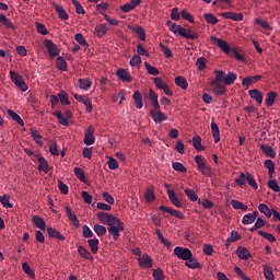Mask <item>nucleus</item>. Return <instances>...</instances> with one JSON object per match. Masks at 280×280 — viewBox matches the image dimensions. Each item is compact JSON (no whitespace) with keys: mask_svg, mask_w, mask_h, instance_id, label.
<instances>
[{"mask_svg":"<svg viewBox=\"0 0 280 280\" xmlns=\"http://www.w3.org/2000/svg\"><path fill=\"white\" fill-rule=\"evenodd\" d=\"M203 19L207 23H210V25H218V18H215L213 13H205Z\"/></svg>","mask_w":280,"mask_h":280,"instance_id":"nucleus-44","label":"nucleus"},{"mask_svg":"<svg viewBox=\"0 0 280 280\" xmlns=\"http://www.w3.org/2000/svg\"><path fill=\"white\" fill-rule=\"evenodd\" d=\"M78 254H80V256L86 260H92L93 257L91 255V253L89 250H86L84 247L80 246L78 247Z\"/></svg>","mask_w":280,"mask_h":280,"instance_id":"nucleus-45","label":"nucleus"},{"mask_svg":"<svg viewBox=\"0 0 280 280\" xmlns=\"http://www.w3.org/2000/svg\"><path fill=\"white\" fill-rule=\"evenodd\" d=\"M66 213L71 224L75 226V229H80V221L78 220V215H75V213L72 212L71 207H66Z\"/></svg>","mask_w":280,"mask_h":280,"instance_id":"nucleus-13","label":"nucleus"},{"mask_svg":"<svg viewBox=\"0 0 280 280\" xmlns=\"http://www.w3.org/2000/svg\"><path fill=\"white\" fill-rule=\"evenodd\" d=\"M221 16L223 19H231L232 21H244V15L242 13L224 12Z\"/></svg>","mask_w":280,"mask_h":280,"instance_id":"nucleus-21","label":"nucleus"},{"mask_svg":"<svg viewBox=\"0 0 280 280\" xmlns=\"http://www.w3.org/2000/svg\"><path fill=\"white\" fill-rule=\"evenodd\" d=\"M58 98L60 101V104H63L66 106H69L71 104V102H69V94H67V92L65 91L58 94Z\"/></svg>","mask_w":280,"mask_h":280,"instance_id":"nucleus-48","label":"nucleus"},{"mask_svg":"<svg viewBox=\"0 0 280 280\" xmlns=\"http://www.w3.org/2000/svg\"><path fill=\"white\" fill-rule=\"evenodd\" d=\"M92 84L93 82H91L90 79H79V89L82 91H89Z\"/></svg>","mask_w":280,"mask_h":280,"instance_id":"nucleus-38","label":"nucleus"},{"mask_svg":"<svg viewBox=\"0 0 280 280\" xmlns=\"http://www.w3.org/2000/svg\"><path fill=\"white\" fill-rule=\"evenodd\" d=\"M212 86H214V89H213L214 95H224V93H226V86H224L220 83H215Z\"/></svg>","mask_w":280,"mask_h":280,"instance_id":"nucleus-42","label":"nucleus"},{"mask_svg":"<svg viewBox=\"0 0 280 280\" xmlns=\"http://www.w3.org/2000/svg\"><path fill=\"white\" fill-rule=\"evenodd\" d=\"M31 135H32L35 143H37L38 145H43V137L40 136V133H38V130L31 129Z\"/></svg>","mask_w":280,"mask_h":280,"instance_id":"nucleus-46","label":"nucleus"},{"mask_svg":"<svg viewBox=\"0 0 280 280\" xmlns=\"http://www.w3.org/2000/svg\"><path fill=\"white\" fill-rule=\"evenodd\" d=\"M172 167L175 170V172H182V174L187 172V167H185V165H183L180 162H173Z\"/></svg>","mask_w":280,"mask_h":280,"instance_id":"nucleus-54","label":"nucleus"},{"mask_svg":"<svg viewBox=\"0 0 280 280\" xmlns=\"http://www.w3.org/2000/svg\"><path fill=\"white\" fill-rule=\"evenodd\" d=\"M152 277H154V280H165V273L160 268L152 271Z\"/></svg>","mask_w":280,"mask_h":280,"instance_id":"nucleus-55","label":"nucleus"},{"mask_svg":"<svg viewBox=\"0 0 280 280\" xmlns=\"http://www.w3.org/2000/svg\"><path fill=\"white\" fill-rule=\"evenodd\" d=\"M262 276L266 280H275L276 277L273 276L272 267L269 265H262Z\"/></svg>","mask_w":280,"mask_h":280,"instance_id":"nucleus-24","label":"nucleus"},{"mask_svg":"<svg viewBox=\"0 0 280 280\" xmlns=\"http://www.w3.org/2000/svg\"><path fill=\"white\" fill-rule=\"evenodd\" d=\"M258 210L260 211V213H264L266 218H272V210H270V208H268L266 203H260L258 206Z\"/></svg>","mask_w":280,"mask_h":280,"instance_id":"nucleus-40","label":"nucleus"},{"mask_svg":"<svg viewBox=\"0 0 280 280\" xmlns=\"http://www.w3.org/2000/svg\"><path fill=\"white\" fill-rule=\"evenodd\" d=\"M249 97H252V100H256L257 104H261L264 102V93L257 89L249 91Z\"/></svg>","mask_w":280,"mask_h":280,"instance_id":"nucleus-22","label":"nucleus"},{"mask_svg":"<svg viewBox=\"0 0 280 280\" xmlns=\"http://www.w3.org/2000/svg\"><path fill=\"white\" fill-rule=\"evenodd\" d=\"M44 45L50 56V58H56V56H60V49L56 44L51 42V39H45Z\"/></svg>","mask_w":280,"mask_h":280,"instance_id":"nucleus-8","label":"nucleus"},{"mask_svg":"<svg viewBox=\"0 0 280 280\" xmlns=\"http://www.w3.org/2000/svg\"><path fill=\"white\" fill-rule=\"evenodd\" d=\"M246 180L253 189H258L257 182L255 180V177L250 173H241L238 178L235 179V183L240 186L243 187V185H246Z\"/></svg>","mask_w":280,"mask_h":280,"instance_id":"nucleus-2","label":"nucleus"},{"mask_svg":"<svg viewBox=\"0 0 280 280\" xmlns=\"http://www.w3.org/2000/svg\"><path fill=\"white\" fill-rule=\"evenodd\" d=\"M180 16L185 21H188V23H194V15H191V13L187 12V10H183L180 12Z\"/></svg>","mask_w":280,"mask_h":280,"instance_id":"nucleus-59","label":"nucleus"},{"mask_svg":"<svg viewBox=\"0 0 280 280\" xmlns=\"http://www.w3.org/2000/svg\"><path fill=\"white\" fill-rule=\"evenodd\" d=\"M72 4L75 8L77 14H85L84 8H82V4L78 0H72Z\"/></svg>","mask_w":280,"mask_h":280,"instance_id":"nucleus-60","label":"nucleus"},{"mask_svg":"<svg viewBox=\"0 0 280 280\" xmlns=\"http://www.w3.org/2000/svg\"><path fill=\"white\" fill-rule=\"evenodd\" d=\"M215 78L210 81V84H221V82H224L226 86H231V84H235V80H237V74L234 72H229L228 74L224 73L222 70H214Z\"/></svg>","mask_w":280,"mask_h":280,"instance_id":"nucleus-1","label":"nucleus"},{"mask_svg":"<svg viewBox=\"0 0 280 280\" xmlns=\"http://www.w3.org/2000/svg\"><path fill=\"white\" fill-rule=\"evenodd\" d=\"M73 97L74 100H77V102L84 104V106L86 107V113H93V103L91 102V98H89V96L75 93L73 94Z\"/></svg>","mask_w":280,"mask_h":280,"instance_id":"nucleus-9","label":"nucleus"},{"mask_svg":"<svg viewBox=\"0 0 280 280\" xmlns=\"http://www.w3.org/2000/svg\"><path fill=\"white\" fill-rule=\"evenodd\" d=\"M185 35L183 38H188L189 40H197V38H200V35L191 30L185 28ZM188 36V37H187Z\"/></svg>","mask_w":280,"mask_h":280,"instance_id":"nucleus-49","label":"nucleus"},{"mask_svg":"<svg viewBox=\"0 0 280 280\" xmlns=\"http://www.w3.org/2000/svg\"><path fill=\"white\" fill-rule=\"evenodd\" d=\"M57 69H59V71H67V60H65L63 57L57 58Z\"/></svg>","mask_w":280,"mask_h":280,"instance_id":"nucleus-53","label":"nucleus"},{"mask_svg":"<svg viewBox=\"0 0 280 280\" xmlns=\"http://www.w3.org/2000/svg\"><path fill=\"white\" fill-rule=\"evenodd\" d=\"M74 174L81 183H84L86 185V175L84 174V171L81 167H74Z\"/></svg>","mask_w":280,"mask_h":280,"instance_id":"nucleus-41","label":"nucleus"},{"mask_svg":"<svg viewBox=\"0 0 280 280\" xmlns=\"http://www.w3.org/2000/svg\"><path fill=\"white\" fill-rule=\"evenodd\" d=\"M138 5H141V0H130V3L121 5L120 10L125 13H128L135 10V8H137Z\"/></svg>","mask_w":280,"mask_h":280,"instance_id":"nucleus-18","label":"nucleus"},{"mask_svg":"<svg viewBox=\"0 0 280 280\" xmlns=\"http://www.w3.org/2000/svg\"><path fill=\"white\" fill-rule=\"evenodd\" d=\"M47 233L49 237H55L56 240H59L60 242H65V236L60 234V232L54 228H47Z\"/></svg>","mask_w":280,"mask_h":280,"instance_id":"nucleus-30","label":"nucleus"},{"mask_svg":"<svg viewBox=\"0 0 280 280\" xmlns=\"http://www.w3.org/2000/svg\"><path fill=\"white\" fill-rule=\"evenodd\" d=\"M94 232L96 233V235L102 236L106 233V226L104 225H100V224H95L94 225Z\"/></svg>","mask_w":280,"mask_h":280,"instance_id":"nucleus-63","label":"nucleus"},{"mask_svg":"<svg viewBox=\"0 0 280 280\" xmlns=\"http://www.w3.org/2000/svg\"><path fill=\"white\" fill-rule=\"evenodd\" d=\"M95 127L93 125H90L85 131L84 136V143L85 145H93L95 143Z\"/></svg>","mask_w":280,"mask_h":280,"instance_id":"nucleus-11","label":"nucleus"},{"mask_svg":"<svg viewBox=\"0 0 280 280\" xmlns=\"http://www.w3.org/2000/svg\"><path fill=\"white\" fill-rule=\"evenodd\" d=\"M192 145L198 152H202V150H205V147L202 145V138L198 135L192 138Z\"/></svg>","mask_w":280,"mask_h":280,"instance_id":"nucleus-31","label":"nucleus"},{"mask_svg":"<svg viewBox=\"0 0 280 280\" xmlns=\"http://www.w3.org/2000/svg\"><path fill=\"white\" fill-rule=\"evenodd\" d=\"M130 67H139L141 65V56L135 55L129 61Z\"/></svg>","mask_w":280,"mask_h":280,"instance_id":"nucleus-64","label":"nucleus"},{"mask_svg":"<svg viewBox=\"0 0 280 280\" xmlns=\"http://www.w3.org/2000/svg\"><path fill=\"white\" fill-rule=\"evenodd\" d=\"M106 32H108V26H106V24H101L95 27V35L98 38H102V36L106 34Z\"/></svg>","mask_w":280,"mask_h":280,"instance_id":"nucleus-37","label":"nucleus"},{"mask_svg":"<svg viewBox=\"0 0 280 280\" xmlns=\"http://www.w3.org/2000/svg\"><path fill=\"white\" fill-rule=\"evenodd\" d=\"M8 115H9V117H11V119H13V121H16V124H19V126H22V127L25 126L23 118H21V116H19V114H16L14 110L9 109Z\"/></svg>","mask_w":280,"mask_h":280,"instance_id":"nucleus-35","label":"nucleus"},{"mask_svg":"<svg viewBox=\"0 0 280 280\" xmlns=\"http://www.w3.org/2000/svg\"><path fill=\"white\" fill-rule=\"evenodd\" d=\"M32 222L37 229H40L42 231H45V220L40 218L39 215H35L32 218Z\"/></svg>","mask_w":280,"mask_h":280,"instance_id":"nucleus-34","label":"nucleus"},{"mask_svg":"<svg viewBox=\"0 0 280 280\" xmlns=\"http://www.w3.org/2000/svg\"><path fill=\"white\" fill-rule=\"evenodd\" d=\"M236 253L238 259L241 260H247L252 257V254L249 253V250L246 249V247H238Z\"/></svg>","mask_w":280,"mask_h":280,"instance_id":"nucleus-25","label":"nucleus"},{"mask_svg":"<svg viewBox=\"0 0 280 280\" xmlns=\"http://www.w3.org/2000/svg\"><path fill=\"white\" fill-rule=\"evenodd\" d=\"M0 202L3 207H5L7 209H12V203H10V198L8 197V195H3L0 197Z\"/></svg>","mask_w":280,"mask_h":280,"instance_id":"nucleus-57","label":"nucleus"},{"mask_svg":"<svg viewBox=\"0 0 280 280\" xmlns=\"http://www.w3.org/2000/svg\"><path fill=\"white\" fill-rule=\"evenodd\" d=\"M96 218L102 222V224H106L107 226H110V224H115L117 222V217L107 213V212H97Z\"/></svg>","mask_w":280,"mask_h":280,"instance_id":"nucleus-7","label":"nucleus"},{"mask_svg":"<svg viewBox=\"0 0 280 280\" xmlns=\"http://www.w3.org/2000/svg\"><path fill=\"white\" fill-rule=\"evenodd\" d=\"M23 272L26 273V276L35 278V272L30 268L28 262H23Z\"/></svg>","mask_w":280,"mask_h":280,"instance_id":"nucleus-62","label":"nucleus"},{"mask_svg":"<svg viewBox=\"0 0 280 280\" xmlns=\"http://www.w3.org/2000/svg\"><path fill=\"white\" fill-rule=\"evenodd\" d=\"M175 84L176 86H179V89H183V91H187V88L189 86V83H187V79H185V77L183 75L175 78Z\"/></svg>","mask_w":280,"mask_h":280,"instance_id":"nucleus-29","label":"nucleus"},{"mask_svg":"<svg viewBox=\"0 0 280 280\" xmlns=\"http://www.w3.org/2000/svg\"><path fill=\"white\" fill-rule=\"evenodd\" d=\"M38 163H39L38 171L39 172H45V174H47L49 172V163H47L45 161V158L39 156L38 158Z\"/></svg>","mask_w":280,"mask_h":280,"instance_id":"nucleus-36","label":"nucleus"},{"mask_svg":"<svg viewBox=\"0 0 280 280\" xmlns=\"http://www.w3.org/2000/svg\"><path fill=\"white\" fill-rule=\"evenodd\" d=\"M173 254L176 256V258H178L180 260H187L190 258H195L192 256V252L185 247L176 246L175 249H173Z\"/></svg>","mask_w":280,"mask_h":280,"instance_id":"nucleus-5","label":"nucleus"},{"mask_svg":"<svg viewBox=\"0 0 280 280\" xmlns=\"http://www.w3.org/2000/svg\"><path fill=\"white\" fill-rule=\"evenodd\" d=\"M171 32H173V34H178L179 36H186L189 37L188 35L185 34V27L180 26V25H176V23H173L170 27Z\"/></svg>","mask_w":280,"mask_h":280,"instance_id":"nucleus-33","label":"nucleus"},{"mask_svg":"<svg viewBox=\"0 0 280 280\" xmlns=\"http://www.w3.org/2000/svg\"><path fill=\"white\" fill-rule=\"evenodd\" d=\"M185 261V267L191 270L201 269V265L198 262L196 257L188 258V259H182Z\"/></svg>","mask_w":280,"mask_h":280,"instance_id":"nucleus-19","label":"nucleus"},{"mask_svg":"<svg viewBox=\"0 0 280 280\" xmlns=\"http://www.w3.org/2000/svg\"><path fill=\"white\" fill-rule=\"evenodd\" d=\"M257 215H259V212L257 211H254L253 213H248V214H245L243 217V224H253V222H255V220H257Z\"/></svg>","mask_w":280,"mask_h":280,"instance_id":"nucleus-26","label":"nucleus"},{"mask_svg":"<svg viewBox=\"0 0 280 280\" xmlns=\"http://www.w3.org/2000/svg\"><path fill=\"white\" fill-rule=\"evenodd\" d=\"M184 191L187 198H189V200H191L192 202H196V200H198V195L196 194V190L186 188Z\"/></svg>","mask_w":280,"mask_h":280,"instance_id":"nucleus-52","label":"nucleus"},{"mask_svg":"<svg viewBox=\"0 0 280 280\" xmlns=\"http://www.w3.org/2000/svg\"><path fill=\"white\" fill-rule=\"evenodd\" d=\"M211 130L214 143H220V127H218L217 122H211Z\"/></svg>","mask_w":280,"mask_h":280,"instance_id":"nucleus-32","label":"nucleus"},{"mask_svg":"<svg viewBox=\"0 0 280 280\" xmlns=\"http://www.w3.org/2000/svg\"><path fill=\"white\" fill-rule=\"evenodd\" d=\"M267 185L269 189H272V191H276V192L280 191V186L277 183V179H270Z\"/></svg>","mask_w":280,"mask_h":280,"instance_id":"nucleus-58","label":"nucleus"},{"mask_svg":"<svg viewBox=\"0 0 280 280\" xmlns=\"http://www.w3.org/2000/svg\"><path fill=\"white\" fill-rule=\"evenodd\" d=\"M0 23H2L4 27H8V30H14V24H12V21L8 20L5 14H0Z\"/></svg>","mask_w":280,"mask_h":280,"instance_id":"nucleus-43","label":"nucleus"},{"mask_svg":"<svg viewBox=\"0 0 280 280\" xmlns=\"http://www.w3.org/2000/svg\"><path fill=\"white\" fill-rule=\"evenodd\" d=\"M136 34L138 35V38L141 40H145V28L142 26H138L135 28Z\"/></svg>","mask_w":280,"mask_h":280,"instance_id":"nucleus-61","label":"nucleus"},{"mask_svg":"<svg viewBox=\"0 0 280 280\" xmlns=\"http://www.w3.org/2000/svg\"><path fill=\"white\" fill-rule=\"evenodd\" d=\"M140 268L149 269L152 267V258L149 255H142L138 259Z\"/></svg>","mask_w":280,"mask_h":280,"instance_id":"nucleus-14","label":"nucleus"},{"mask_svg":"<svg viewBox=\"0 0 280 280\" xmlns=\"http://www.w3.org/2000/svg\"><path fill=\"white\" fill-rule=\"evenodd\" d=\"M35 25L38 34H43V36H47V34H49V31H47V26H45V24L36 22Z\"/></svg>","mask_w":280,"mask_h":280,"instance_id":"nucleus-56","label":"nucleus"},{"mask_svg":"<svg viewBox=\"0 0 280 280\" xmlns=\"http://www.w3.org/2000/svg\"><path fill=\"white\" fill-rule=\"evenodd\" d=\"M116 75L121 80L122 82H132V75H130V72L126 69H118L116 72Z\"/></svg>","mask_w":280,"mask_h":280,"instance_id":"nucleus-16","label":"nucleus"},{"mask_svg":"<svg viewBox=\"0 0 280 280\" xmlns=\"http://www.w3.org/2000/svg\"><path fill=\"white\" fill-rule=\"evenodd\" d=\"M132 97L135 100L136 107L138 109L143 108V95L141 94V92L135 91Z\"/></svg>","mask_w":280,"mask_h":280,"instance_id":"nucleus-27","label":"nucleus"},{"mask_svg":"<svg viewBox=\"0 0 280 280\" xmlns=\"http://www.w3.org/2000/svg\"><path fill=\"white\" fill-rule=\"evenodd\" d=\"M195 162L197 163V167L198 171L203 174V176H208L209 178H211V176H213V171L211 170V166L207 165V163H205V160H202V156L197 155L195 158Z\"/></svg>","mask_w":280,"mask_h":280,"instance_id":"nucleus-3","label":"nucleus"},{"mask_svg":"<svg viewBox=\"0 0 280 280\" xmlns=\"http://www.w3.org/2000/svg\"><path fill=\"white\" fill-rule=\"evenodd\" d=\"M167 196L174 207H177V209H180V207H183V202L178 200V197H176V192L174 191V189H167Z\"/></svg>","mask_w":280,"mask_h":280,"instance_id":"nucleus-17","label":"nucleus"},{"mask_svg":"<svg viewBox=\"0 0 280 280\" xmlns=\"http://www.w3.org/2000/svg\"><path fill=\"white\" fill-rule=\"evenodd\" d=\"M232 207L233 209H241L242 211H248V206L242 203L240 200H232Z\"/></svg>","mask_w":280,"mask_h":280,"instance_id":"nucleus-51","label":"nucleus"},{"mask_svg":"<svg viewBox=\"0 0 280 280\" xmlns=\"http://www.w3.org/2000/svg\"><path fill=\"white\" fill-rule=\"evenodd\" d=\"M144 67L149 75H159L160 71L156 67L150 65L149 62H144Z\"/></svg>","mask_w":280,"mask_h":280,"instance_id":"nucleus-47","label":"nucleus"},{"mask_svg":"<svg viewBox=\"0 0 280 280\" xmlns=\"http://www.w3.org/2000/svg\"><path fill=\"white\" fill-rule=\"evenodd\" d=\"M10 75H11V80L12 82L15 84V86H18V89H20V91H27V83H25V81L23 80V77H21V74L14 72V71H10Z\"/></svg>","mask_w":280,"mask_h":280,"instance_id":"nucleus-6","label":"nucleus"},{"mask_svg":"<svg viewBox=\"0 0 280 280\" xmlns=\"http://www.w3.org/2000/svg\"><path fill=\"white\" fill-rule=\"evenodd\" d=\"M108 234L113 237V240L118 241L119 240V233L124 231V222L121 220L117 219L114 224H109V228L107 229Z\"/></svg>","mask_w":280,"mask_h":280,"instance_id":"nucleus-4","label":"nucleus"},{"mask_svg":"<svg viewBox=\"0 0 280 280\" xmlns=\"http://www.w3.org/2000/svg\"><path fill=\"white\" fill-rule=\"evenodd\" d=\"M264 165L268 170V176L272 178V175L275 174V162L272 160H266Z\"/></svg>","mask_w":280,"mask_h":280,"instance_id":"nucleus-39","label":"nucleus"},{"mask_svg":"<svg viewBox=\"0 0 280 280\" xmlns=\"http://www.w3.org/2000/svg\"><path fill=\"white\" fill-rule=\"evenodd\" d=\"M144 199L147 200V202H154V200H156V196L154 195V186L147 187L144 192Z\"/></svg>","mask_w":280,"mask_h":280,"instance_id":"nucleus-23","label":"nucleus"},{"mask_svg":"<svg viewBox=\"0 0 280 280\" xmlns=\"http://www.w3.org/2000/svg\"><path fill=\"white\" fill-rule=\"evenodd\" d=\"M52 5L61 21H69V14L65 10V8H62V5L57 4L56 2H52Z\"/></svg>","mask_w":280,"mask_h":280,"instance_id":"nucleus-15","label":"nucleus"},{"mask_svg":"<svg viewBox=\"0 0 280 280\" xmlns=\"http://www.w3.org/2000/svg\"><path fill=\"white\" fill-rule=\"evenodd\" d=\"M160 211H163V213H170V215H173L174 218H178V220H185V214H183V212H180L179 210L170 208L167 206H161Z\"/></svg>","mask_w":280,"mask_h":280,"instance_id":"nucleus-12","label":"nucleus"},{"mask_svg":"<svg viewBox=\"0 0 280 280\" xmlns=\"http://www.w3.org/2000/svg\"><path fill=\"white\" fill-rule=\"evenodd\" d=\"M210 40L212 43H217L219 49H221V51H224V54H231V46L229 45V43H226V40L218 38L215 36H211Z\"/></svg>","mask_w":280,"mask_h":280,"instance_id":"nucleus-10","label":"nucleus"},{"mask_svg":"<svg viewBox=\"0 0 280 280\" xmlns=\"http://www.w3.org/2000/svg\"><path fill=\"white\" fill-rule=\"evenodd\" d=\"M260 150L266 154V156H270V159H275L277 156V152H275V149L270 145L261 144Z\"/></svg>","mask_w":280,"mask_h":280,"instance_id":"nucleus-28","label":"nucleus"},{"mask_svg":"<svg viewBox=\"0 0 280 280\" xmlns=\"http://www.w3.org/2000/svg\"><path fill=\"white\" fill-rule=\"evenodd\" d=\"M276 100H277V92H269L267 94V98L265 102H266L267 106H273Z\"/></svg>","mask_w":280,"mask_h":280,"instance_id":"nucleus-50","label":"nucleus"},{"mask_svg":"<svg viewBox=\"0 0 280 280\" xmlns=\"http://www.w3.org/2000/svg\"><path fill=\"white\" fill-rule=\"evenodd\" d=\"M150 115L155 124H161V121H165L167 119V116H165V114L161 110L154 113V110L151 109Z\"/></svg>","mask_w":280,"mask_h":280,"instance_id":"nucleus-20","label":"nucleus"}]
</instances>
